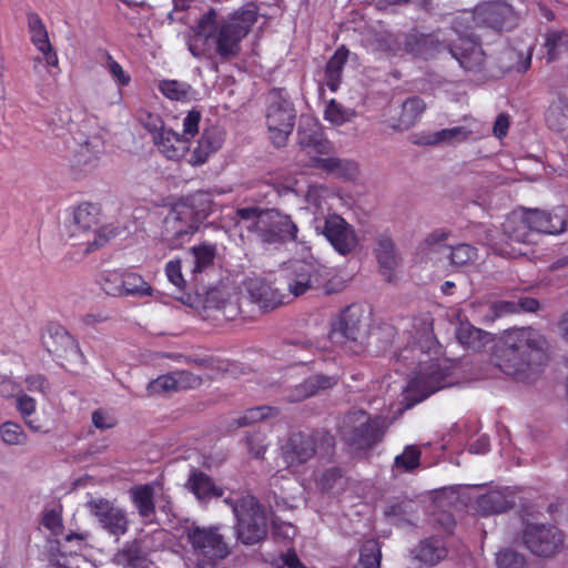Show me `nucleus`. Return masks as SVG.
Instances as JSON below:
<instances>
[{
  "label": "nucleus",
  "mask_w": 568,
  "mask_h": 568,
  "mask_svg": "<svg viewBox=\"0 0 568 568\" xmlns=\"http://www.w3.org/2000/svg\"><path fill=\"white\" fill-rule=\"evenodd\" d=\"M200 202L197 196H193L186 202H181L170 211L165 217V227L178 239H183L193 234L197 230L199 223L206 217L207 207L195 211V204Z\"/></svg>",
  "instance_id": "obj_14"
},
{
  "label": "nucleus",
  "mask_w": 568,
  "mask_h": 568,
  "mask_svg": "<svg viewBox=\"0 0 568 568\" xmlns=\"http://www.w3.org/2000/svg\"><path fill=\"white\" fill-rule=\"evenodd\" d=\"M446 376V367H443L437 359H430L425 362L409 379L406 392L408 396L414 397L415 402H420L442 389L445 386Z\"/></svg>",
  "instance_id": "obj_13"
},
{
  "label": "nucleus",
  "mask_w": 568,
  "mask_h": 568,
  "mask_svg": "<svg viewBox=\"0 0 568 568\" xmlns=\"http://www.w3.org/2000/svg\"><path fill=\"white\" fill-rule=\"evenodd\" d=\"M313 166L342 179H353L358 171L354 161L331 156L329 153L317 156Z\"/></svg>",
  "instance_id": "obj_31"
},
{
  "label": "nucleus",
  "mask_w": 568,
  "mask_h": 568,
  "mask_svg": "<svg viewBox=\"0 0 568 568\" xmlns=\"http://www.w3.org/2000/svg\"><path fill=\"white\" fill-rule=\"evenodd\" d=\"M344 479L337 469L325 471L320 480L323 490H334L343 486Z\"/></svg>",
  "instance_id": "obj_60"
},
{
  "label": "nucleus",
  "mask_w": 568,
  "mask_h": 568,
  "mask_svg": "<svg viewBox=\"0 0 568 568\" xmlns=\"http://www.w3.org/2000/svg\"><path fill=\"white\" fill-rule=\"evenodd\" d=\"M277 414V409L270 406H260L246 409L239 418L235 419L237 427L247 426L257 423Z\"/></svg>",
  "instance_id": "obj_46"
},
{
  "label": "nucleus",
  "mask_w": 568,
  "mask_h": 568,
  "mask_svg": "<svg viewBox=\"0 0 568 568\" xmlns=\"http://www.w3.org/2000/svg\"><path fill=\"white\" fill-rule=\"evenodd\" d=\"M27 19L31 42L43 53L48 65L57 67L59 63L58 55L49 40V34L42 19L36 12H29Z\"/></svg>",
  "instance_id": "obj_22"
},
{
  "label": "nucleus",
  "mask_w": 568,
  "mask_h": 568,
  "mask_svg": "<svg viewBox=\"0 0 568 568\" xmlns=\"http://www.w3.org/2000/svg\"><path fill=\"white\" fill-rule=\"evenodd\" d=\"M42 525L49 529L53 535H59L62 529V521L55 510H48L42 518Z\"/></svg>",
  "instance_id": "obj_62"
},
{
  "label": "nucleus",
  "mask_w": 568,
  "mask_h": 568,
  "mask_svg": "<svg viewBox=\"0 0 568 568\" xmlns=\"http://www.w3.org/2000/svg\"><path fill=\"white\" fill-rule=\"evenodd\" d=\"M456 338L465 348L473 352H480L493 343L490 333L475 327L469 322H460L456 327Z\"/></svg>",
  "instance_id": "obj_26"
},
{
  "label": "nucleus",
  "mask_w": 568,
  "mask_h": 568,
  "mask_svg": "<svg viewBox=\"0 0 568 568\" xmlns=\"http://www.w3.org/2000/svg\"><path fill=\"white\" fill-rule=\"evenodd\" d=\"M348 50L339 48L329 59L325 71V82L331 91L335 92L341 84V75L347 60Z\"/></svg>",
  "instance_id": "obj_38"
},
{
  "label": "nucleus",
  "mask_w": 568,
  "mask_h": 568,
  "mask_svg": "<svg viewBox=\"0 0 568 568\" xmlns=\"http://www.w3.org/2000/svg\"><path fill=\"white\" fill-rule=\"evenodd\" d=\"M97 207L91 204L79 205L73 212L70 223V236L74 240L73 245L90 253L105 245L109 236L99 227Z\"/></svg>",
  "instance_id": "obj_7"
},
{
  "label": "nucleus",
  "mask_w": 568,
  "mask_h": 568,
  "mask_svg": "<svg viewBox=\"0 0 568 568\" xmlns=\"http://www.w3.org/2000/svg\"><path fill=\"white\" fill-rule=\"evenodd\" d=\"M479 242L491 247L496 253L504 256H514L516 252L508 250L507 246L496 241V232L490 229H484V235H478Z\"/></svg>",
  "instance_id": "obj_54"
},
{
  "label": "nucleus",
  "mask_w": 568,
  "mask_h": 568,
  "mask_svg": "<svg viewBox=\"0 0 568 568\" xmlns=\"http://www.w3.org/2000/svg\"><path fill=\"white\" fill-rule=\"evenodd\" d=\"M359 561L365 568H377L381 564V550L375 541H368L361 550Z\"/></svg>",
  "instance_id": "obj_51"
},
{
  "label": "nucleus",
  "mask_w": 568,
  "mask_h": 568,
  "mask_svg": "<svg viewBox=\"0 0 568 568\" xmlns=\"http://www.w3.org/2000/svg\"><path fill=\"white\" fill-rule=\"evenodd\" d=\"M546 358V341L540 332L531 327L505 332L493 354L495 365L520 382L532 381Z\"/></svg>",
  "instance_id": "obj_2"
},
{
  "label": "nucleus",
  "mask_w": 568,
  "mask_h": 568,
  "mask_svg": "<svg viewBox=\"0 0 568 568\" xmlns=\"http://www.w3.org/2000/svg\"><path fill=\"white\" fill-rule=\"evenodd\" d=\"M514 497L509 488L490 489L477 497L476 510L484 516L503 513L514 505Z\"/></svg>",
  "instance_id": "obj_24"
},
{
  "label": "nucleus",
  "mask_w": 568,
  "mask_h": 568,
  "mask_svg": "<svg viewBox=\"0 0 568 568\" xmlns=\"http://www.w3.org/2000/svg\"><path fill=\"white\" fill-rule=\"evenodd\" d=\"M450 232L446 229H437L430 232L419 246L420 253L426 260L433 261L436 255H444L450 264L464 266L474 263L477 257V248L469 244L447 246L445 242L449 239Z\"/></svg>",
  "instance_id": "obj_9"
},
{
  "label": "nucleus",
  "mask_w": 568,
  "mask_h": 568,
  "mask_svg": "<svg viewBox=\"0 0 568 568\" xmlns=\"http://www.w3.org/2000/svg\"><path fill=\"white\" fill-rule=\"evenodd\" d=\"M509 59L517 58V62L509 65V69L518 72H525L529 69L531 63V48L527 47L525 51L517 52L515 50H508L507 53Z\"/></svg>",
  "instance_id": "obj_58"
},
{
  "label": "nucleus",
  "mask_w": 568,
  "mask_h": 568,
  "mask_svg": "<svg viewBox=\"0 0 568 568\" xmlns=\"http://www.w3.org/2000/svg\"><path fill=\"white\" fill-rule=\"evenodd\" d=\"M426 109L425 102L418 97L406 99L402 104V111L398 118V128L409 129L422 116Z\"/></svg>",
  "instance_id": "obj_39"
},
{
  "label": "nucleus",
  "mask_w": 568,
  "mask_h": 568,
  "mask_svg": "<svg viewBox=\"0 0 568 568\" xmlns=\"http://www.w3.org/2000/svg\"><path fill=\"white\" fill-rule=\"evenodd\" d=\"M545 121L551 131H566L568 129V99L559 97L554 100L546 111Z\"/></svg>",
  "instance_id": "obj_37"
},
{
  "label": "nucleus",
  "mask_w": 568,
  "mask_h": 568,
  "mask_svg": "<svg viewBox=\"0 0 568 568\" xmlns=\"http://www.w3.org/2000/svg\"><path fill=\"white\" fill-rule=\"evenodd\" d=\"M224 142V133L219 126L204 129L196 145L191 149V142L179 133L166 129L154 135V144L169 160L179 161L189 154L187 162L192 165H202L210 155L216 152Z\"/></svg>",
  "instance_id": "obj_3"
},
{
  "label": "nucleus",
  "mask_w": 568,
  "mask_h": 568,
  "mask_svg": "<svg viewBox=\"0 0 568 568\" xmlns=\"http://www.w3.org/2000/svg\"><path fill=\"white\" fill-rule=\"evenodd\" d=\"M41 341L49 353L58 356L75 348L73 337L61 326L48 327Z\"/></svg>",
  "instance_id": "obj_28"
},
{
  "label": "nucleus",
  "mask_w": 568,
  "mask_h": 568,
  "mask_svg": "<svg viewBox=\"0 0 568 568\" xmlns=\"http://www.w3.org/2000/svg\"><path fill=\"white\" fill-rule=\"evenodd\" d=\"M201 118L202 115L200 111H189L187 114L182 120L183 129L180 135L185 138V140H189V142H191V139H193L199 133Z\"/></svg>",
  "instance_id": "obj_52"
},
{
  "label": "nucleus",
  "mask_w": 568,
  "mask_h": 568,
  "mask_svg": "<svg viewBox=\"0 0 568 568\" xmlns=\"http://www.w3.org/2000/svg\"><path fill=\"white\" fill-rule=\"evenodd\" d=\"M116 418L104 409H97L92 413V424L95 428L105 430L116 425Z\"/></svg>",
  "instance_id": "obj_59"
},
{
  "label": "nucleus",
  "mask_w": 568,
  "mask_h": 568,
  "mask_svg": "<svg viewBox=\"0 0 568 568\" xmlns=\"http://www.w3.org/2000/svg\"><path fill=\"white\" fill-rule=\"evenodd\" d=\"M185 535L197 562L217 564L232 552V547L219 526H190L186 527Z\"/></svg>",
  "instance_id": "obj_6"
},
{
  "label": "nucleus",
  "mask_w": 568,
  "mask_h": 568,
  "mask_svg": "<svg viewBox=\"0 0 568 568\" xmlns=\"http://www.w3.org/2000/svg\"><path fill=\"white\" fill-rule=\"evenodd\" d=\"M504 235L518 243L530 242L532 222L527 209L513 211L503 224Z\"/></svg>",
  "instance_id": "obj_23"
},
{
  "label": "nucleus",
  "mask_w": 568,
  "mask_h": 568,
  "mask_svg": "<svg viewBox=\"0 0 568 568\" xmlns=\"http://www.w3.org/2000/svg\"><path fill=\"white\" fill-rule=\"evenodd\" d=\"M346 283L343 278L333 275L332 271L325 266V272L321 276V285L316 290H322L324 294L331 295L344 290Z\"/></svg>",
  "instance_id": "obj_49"
},
{
  "label": "nucleus",
  "mask_w": 568,
  "mask_h": 568,
  "mask_svg": "<svg viewBox=\"0 0 568 568\" xmlns=\"http://www.w3.org/2000/svg\"><path fill=\"white\" fill-rule=\"evenodd\" d=\"M85 507L100 526L114 536L124 535L128 530V516L124 509L104 498H91Z\"/></svg>",
  "instance_id": "obj_16"
},
{
  "label": "nucleus",
  "mask_w": 568,
  "mask_h": 568,
  "mask_svg": "<svg viewBox=\"0 0 568 568\" xmlns=\"http://www.w3.org/2000/svg\"><path fill=\"white\" fill-rule=\"evenodd\" d=\"M247 452L254 458H262L267 449L266 437L264 434L256 432L245 436L243 439Z\"/></svg>",
  "instance_id": "obj_50"
},
{
  "label": "nucleus",
  "mask_w": 568,
  "mask_h": 568,
  "mask_svg": "<svg viewBox=\"0 0 568 568\" xmlns=\"http://www.w3.org/2000/svg\"><path fill=\"white\" fill-rule=\"evenodd\" d=\"M527 210L535 232L557 235L566 231L568 211L565 206H557L551 211H542L538 209Z\"/></svg>",
  "instance_id": "obj_21"
},
{
  "label": "nucleus",
  "mask_w": 568,
  "mask_h": 568,
  "mask_svg": "<svg viewBox=\"0 0 568 568\" xmlns=\"http://www.w3.org/2000/svg\"><path fill=\"white\" fill-rule=\"evenodd\" d=\"M216 256V247L212 244H201L190 248L186 258L184 260V266H190L192 273H201L214 263Z\"/></svg>",
  "instance_id": "obj_33"
},
{
  "label": "nucleus",
  "mask_w": 568,
  "mask_h": 568,
  "mask_svg": "<svg viewBox=\"0 0 568 568\" xmlns=\"http://www.w3.org/2000/svg\"><path fill=\"white\" fill-rule=\"evenodd\" d=\"M17 408L22 415L23 419L30 417L37 408L36 399L26 394H21L17 398Z\"/></svg>",
  "instance_id": "obj_64"
},
{
  "label": "nucleus",
  "mask_w": 568,
  "mask_h": 568,
  "mask_svg": "<svg viewBox=\"0 0 568 568\" xmlns=\"http://www.w3.org/2000/svg\"><path fill=\"white\" fill-rule=\"evenodd\" d=\"M159 91L169 100L190 102L196 99V90L185 81L164 79L158 83Z\"/></svg>",
  "instance_id": "obj_36"
},
{
  "label": "nucleus",
  "mask_w": 568,
  "mask_h": 568,
  "mask_svg": "<svg viewBox=\"0 0 568 568\" xmlns=\"http://www.w3.org/2000/svg\"><path fill=\"white\" fill-rule=\"evenodd\" d=\"M325 266L310 261H295L286 268L287 290L295 297L321 285V276Z\"/></svg>",
  "instance_id": "obj_15"
},
{
  "label": "nucleus",
  "mask_w": 568,
  "mask_h": 568,
  "mask_svg": "<svg viewBox=\"0 0 568 568\" xmlns=\"http://www.w3.org/2000/svg\"><path fill=\"white\" fill-rule=\"evenodd\" d=\"M564 534L550 524L527 523L521 530L523 546L534 556L551 558L564 546Z\"/></svg>",
  "instance_id": "obj_11"
},
{
  "label": "nucleus",
  "mask_w": 568,
  "mask_h": 568,
  "mask_svg": "<svg viewBox=\"0 0 568 568\" xmlns=\"http://www.w3.org/2000/svg\"><path fill=\"white\" fill-rule=\"evenodd\" d=\"M186 487L199 500H207L223 495L222 489L216 487L211 477L202 471H192L186 481Z\"/></svg>",
  "instance_id": "obj_34"
},
{
  "label": "nucleus",
  "mask_w": 568,
  "mask_h": 568,
  "mask_svg": "<svg viewBox=\"0 0 568 568\" xmlns=\"http://www.w3.org/2000/svg\"><path fill=\"white\" fill-rule=\"evenodd\" d=\"M317 440L316 436L304 433H296L290 437L282 457L291 473H300L303 466L316 455Z\"/></svg>",
  "instance_id": "obj_17"
},
{
  "label": "nucleus",
  "mask_w": 568,
  "mask_h": 568,
  "mask_svg": "<svg viewBox=\"0 0 568 568\" xmlns=\"http://www.w3.org/2000/svg\"><path fill=\"white\" fill-rule=\"evenodd\" d=\"M545 48L547 60L550 62L559 54L568 51V33L560 30L549 31L546 34Z\"/></svg>",
  "instance_id": "obj_43"
},
{
  "label": "nucleus",
  "mask_w": 568,
  "mask_h": 568,
  "mask_svg": "<svg viewBox=\"0 0 568 568\" xmlns=\"http://www.w3.org/2000/svg\"><path fill=\"white\" fill-rule=\"evenodd\" d=\"M312 223L315 232L323 235L341 255H347L356 248L358 244L356 231L341 215L327 214L324 217H314Z\"/></svg>",
  "instance_id": "obj_12"
},
{
  "label": "nucleus",
  "mask_w": 568,
  "mask_h": 568,
  "mask_svg": "<svg viewBox=\"0 0 568 568\" xmlns=\"http://www.w3.org/2000/svg\"><path fill=\"white\" fill-rule=\"evenodd\" d=\"M241 230L255 234L263 243L275 244L296 239L297 226L291 216L278 210L243 207L236 212Z\"/></svg>",
  "instance_id": "obj_4"
},
{
  "label": "nucleus",
  "mask_w": 568,
  "mask_h": 568,
  "mask_svg": "<svg viewBox=\"0 0 568 568\" xmlns=\"http://www.w3.org/2000/svg\"><path fill=\"white\" fill-rule=\"evenodd\" d=\"M132 501L140 516L150 517L154 513L153 487L151 485H141L130 490Z\"/></svg>",
  "instance_id": "obj_40"
},
{
  "label": "nucleus",
  "mask_w": 568,
  "mask_h": 568,
  "mask_svg": "<svg viewBox=\"0 0 568 568\" xmlns=\"http://www.w3.org/2000/svg\"><path fill=\"white\" fill-rule=\"evenodd\" d=\"M460 67L469 71H477L484 63V52L480 45L471 39H462L458 45L449 50Z\"/></svg>",
  "instance_id": "obj_25"
},
{
  "label": "nucleus",
  "mask_w": 568,
  "mask_h": 568,
  "mask_svg": "<svg viewBox=\"0 0 568 568\" xmlns=\"http://www.w3.org/2000/svg\"><path fill=\"white\" fill-rule=\"evenodd\" d=\"M384 429V420L379 417L371 418L364 410L348 413L342 424L343 438L357 449H365L375 445Z\"/></svg>",
  "instance_id": "obj_8"
},
{
  "label": "nucleus",
  "mask_w": 568,
  "mask_h": 568,
  "mask_svg": "<svg viewBox=\"0 0 568 568\" xmlns=\"http://www.w3.org/2000/svg\"><path fill=\"white\" fill-rule=\"evenodd\" d=\"M337 377L315 375L303 383L295 386V388L287 395L290 402H301L310 396L315 395L320 389H327L336 385Z\"/></svg>",
  "instance_id": "obj_29"
},
{
  "label": "nucleus",
  "mask_w": 568,
  "mask_h": 568,
  "mask_svg": "<svg viewBox=\"0 0 568 568\" xmlns=\"http://www.w3.org/2000/svg\"><path fill=\"white\" fill-rule=\"evenodd\" d=\"M473 133L474 130L469 126H454L449 129H443L430 135L429 143L454 144L467 140Z\"/></svg>",
  "instance_id": "obj_42"
},
{
  "label": "nucleus",
  "mask_w": 568,
  "mask_h": 568,
  "mask_svg": "<svg viewBox=\"0 0 568 568\" xmlns=\"http://www.w3.org/2000/svg\"><path fill=\"white\" fill-rule=\"evenodd\" d=\"M102 152V141L99 138L90 139L77 151L74 165L84 171L92 170L98 165Z\"/></svg>",
  "instance_id": "obj_35"
},
{
  "label": "nucleus",
  "mask_w": 568,
  "mask_h": 568,
  "mask_svg": "<svg viewBox=\"0 0 568 568\" xmlns=\"http://www.w3.org/2000/svg\"><path fill=\"white\" fill-rule=\"evenodd\" d=\"M2 442L9 446H22L28 443V435L22 427L14 422H4L0 426Z\"/></svg>",
  "instance_id": "obj_44"
},
{
  "label": "nucleus",
  "mask_w": 568,
  "mask_h": 568,
  "mask_svg": "<svg viewBox=\"0 0 568 568\" xmlns=\"http://www.w3.org/2000/svg\"><path fill=\"white\" fill-rule=\"evenodd\" d=\"M27 389L29 392H38L45 395L50 385L48 381L42 375H31L26 378Z\"/></svg>",
  "instance_id": "obj_63"
},
{
  "label": "nucleus",
  "mask_w": 568,
  "mask_h": 568,
  "mask_svg": "<svg viewBox=\"0 0 568 568\" xmlns=\"http://www.w3.org/2000/svg\"><path fill=\"white\" fill-rule=\"evenodd\" d=\"M497 568H529L528 560L525 555L513 550H500L496 556Z\"/></svg>",
  "instance_id": "obj_47"
},
{
  "label": "nucleus",
  "mask_w": 568,
  "mask_h": 568,
  "mask_svg": "<svg viewBox=\"0 0 568 568\" xmlns=\"http://www.w3.org/2000/svg\"><path fill=\"white\" fill-rule=\"evenodd\" d=\"M252 298L260 305L261 308L272 310L283 303L282 297L271 286L258 283L250 287Z\"/></svg>",
  "instance_id": "obj_41"
},
{
  "label": "nucleus",
  "mask_w": 568,
  "mask_h": 568,
  "mask_svg": "<svg viewBox=\"0 0 568 568\" xmlns=\"http://www.w3.org/2000/svg\"><path fill=\"white\" fill-rule=\"evenodd\" d=\"M257 17V9L252 3L221 19H217L214 10H210L199 21L197 31L189 42L190 52L197 59L212 58L214 54L223 60L237 57L241 43Z\"/></svg>",
  "instance_id": "obj_1"
},
{
  "label": "nucleus",
  "mask_w": 568,
  "mask_h": 568,
  "mask_svg": "<svg viewBox=\"0 0 568 568\" xmlns=\"http://www.w3.org/2000/svg\"><path fill=\"white\" fill-rule=\"evenodd\" d=\"M103 290L109 295H136L148 296L151 295V286L138 274L126 273L119 274L116 272L110 273L105 280Z\"/></svg>",
  "instance_id": "obj_20"
},
{
  "label": "nucleus",
  "mask_w": 568,
  "mask_h": 568,
  "mask_svg": "<svg viewBox=\"0 0 568 568\" xmlns=\"http://www.w3.org/2000/svg\"><path fill=\"white\" fill-rule=\"evenodd\" d=\"M410 555L423 565L434 566L446 557L447 551L442 540L429 538L420 541L418 546L412 549Z\"/></svg>",
  "instance_id": "obj_30"
},
{
  "label": "nucleus",
  "mask_w": 568,
  "mask_h": 568,
  "mask_svg": "<svg viewBox=\"0 0 568 568\" xmlns=\"http://www.w3.org/2000/svg\"><path fill=\"white\" fill-rule=\"evenodd\" d=\"M375 253L383 276L386 281H392L395 275V270L399 265V257L390 237L386 235L379 236Z\"/></svg>",
  "instance_id": "obj_27"
},
{
  "label": "nucleus",
  "mask_w": 568,
  "mask_h": 568,
  "mask_svg": "<svg viewBox=\"0 0 568 568\" xmlns=\"http://www.w3.org/2000/svg\"><path fill=\"white\" fill-rule=\"evenodd\" d=\"M362 318L363 310L361 307L355 305L347 307L331 332L332 342L343 345L349 352H358L357 339L361 335Z\"/></svg>",
  "instance_id": "obj_19"
},
{
  "label": "nucleus",
  "mask_w": 568,
  "mask_h": 568,
  "mask_svg": "<svg viewBox=\"0 0 568 568\" xmlns=\"http://www.w3.org/2000/svg\"><path fill=\"white\" fill-rule=\"evenodd\" d=\"M165 273L169 281L176 286L179 290L184 288L185 280L182 274V261L181 260H172L168 262L165 266Z\"/></svg>",
  "instance_id": "obj_57"
},
{
  "label": "nucleus",
  "mask_w": 568,
  "mask_h": 568,
  "mask_svg": "<svg viewBox=\"0 0 568 568\" xmlns=\"http://www.w3.org/2000/svg\"><path fill=\"white\" fill-rule=\"evenodd\" d=\"M429 41L424 36L410 34L405 39V50L415 54H425L423 47Z\"/></svg>",
  "instance_id": "obj_61"
},
{
  "label": "nucleus",
  "mask_w": 568,
  "mask_h": 568,
  "mask_svg": "<svg viewBox=\"0 0 568 568\" xmlns=\"http://www.w3.org/2000/svg\"><path fill=\"white\" fill-rule=\"evenodd\" d=\"M105 68L109 71V73L111 74L112 79L119 85L125 87L130 83V81H131L130 75L109 53H106Z\"/></svg>",
  "instance_id": "obj_55"
},
{
  "label": "nucleus",
  "mask_w": 568,
  "mask_h": 568,
  "mask_svg": "<svg viewBox=\"0 0 568 568\" xmlns=\"http://www.w3.org/2000/svg\"><path fill=\"white\" fill-rule=\"evenodd\" d=\"M176 381L174 379L173 373L161 375L158 378L151 381L148 385V392L150 395H163L171 392H176Z\"/></svg>",
  "instance_id": "obj_48"
},
{
  "label": "nucleus",
  "mask_w": 568,
  "mask_h": 568,
  "mask_svg": "<svg viewBox=\"0 0 568 568\" xmlns=\"http://www.w3.org/2000/svg\"><path fill=\"white\" fill-rule=\"evenodd\" d=\"M297 138L301 151L310 158L312 166L317 156L327 155L331 152V143L324 139L320 123L311 116H302Z\"/></svg>",
  "instance_id": "obj_18"
},
{
  "label": "nucleus",
  "mask_w": 568,
  "mask_h": 568,
  "mask_svg": "<svg viewBox=\"0 0 568 568\" xmlns=\"http://www.w3.org/2000/svg\"><path fill=\"white\" fill-rule=\"evenodd\" d=\"M354 116L355 111L344 108L334 99L327 103L324 110V119L334 125H343L349 122Z\"/></svg>",
  "instance_id": "obj_45"
},
{
  "label": "nucleus",
  "mask_w": 568,
  "mask_h": 568,
  "mask_svg": "<svg viewBox=\"0 0 568 568\" xmlns=\"http://www.w3.org/2000/svg\"><path fill=\"white\" fill-rule=\"evenodd\" d=\"M225 503L232 507L236 517L235 535L237 541L245 546H253L266 538V514L255 497L246 495L236 499L227 498Z\"/></svg>",
  "instance_id": "obj_5"
},
{
  "label": "nucleus",
  "mask_w": 568,
  "mask_h": 568,
  "mask_svg": "<svg viewBox=\"0 0 568 568\" xmlns=\"http://www.w3.org/2000/svg\"><path fill=\"white\" fill-rule=\"evenodd\" d=\"M173 375L174 379L176 381L175 384L178 390L196 388L202 383L200 376L194 375L193 373H190L187 371H176L173 372Z\"/></svg>",
  "instance_id": "obj_56"
},
{
  "label": "nucleus",
  "mask_w": 568,
  "mask_h": 568,
  "mask_svg": "<svg viewBox=\"0 0 568 568\" xmlns=\"http://www.w3.org/2000/svg\"><path fill=\"white\" fill-rule=\"evenodd\" d=\"M420 452L415 446H407L402 455L395 458V464L406 470L414 469L419 464Z\"/></svg>",
  "instance_id": "obj_53"
},
{
  "label": "nucleus",
  "mask_w": 568,
  "mask_h": 568,
  "mask_svg": "<svg viewBox=\"0 0 568 568\" xmlns=\"http://www.w3.org/2000/svg\"><path fill=\"white\" fill-rule=\"evenodd\" d=\"M335 194L332 190L323 185H312L307 190L306 202L315 217H324L331 213V202L334 201Z\"/></svg>",
  "instance_id": "obj_32"
},
{
  "label": "nucleus",
  "mask_w": 568,
  "mask_h": 568,
  "mask_svg": "<svg viewBox=\"0 0 568 568\" xmlns=\"http://www.w3.org/2000/svg\"><path fill=\"white\" fill-rule=\"evenodd\" d=\"M295 118L296 114L292 103L282 95V92H271L266 109V125L270 139L275 146L285 145L293 131Z\"/></svg>",
  "instance_id": "obj_10"
}]
</instances>
